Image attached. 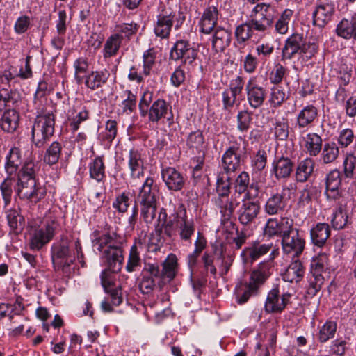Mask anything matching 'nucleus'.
<instances>
[{
	"mask_svg": "<svg viewBox=\"0 0 356 356\" xmlns=\"http://www.w3.org/2000/svg\"><path fill=\"white\" fill-rule=\"evenodd\" d=\"M157 191L158 188L154 179L151 177H147L138 195L139 203L156 202Z\"/></svg>",
	"mask_w": 356,
	"mask_h": 356,
	"instance_id": "obj_27",
	"label": "nucleus"
},
{
	"mask_svg": "<svg viewBox=\"0 0 356 356\" xmlns=\"http://www.w3.org/2000/svg\"><path fill=\"white\" fill-rule=\"evenodd\" d=\"M341 184V178L340 172L334 170L330 172L325 179V195L330 201H338L341 197V193L339 187Z\"/></svg>",
	"mask_w": 356,
	"mask_h": 356,
	"instance_id": "obj_19",
	"label": "nucleus"
},
{
	"mask_svg": "<svg viewBox=\"0 0 356 356\" xmlns=\"http://www.w3.org/2000/svg\"><path fill=\"white\" fill-rule=\"evenodd\" d=\"M268 277V270L262 265L252 271L249 281L236 286V296L239 304L245 303L251 296H257Z\"/></svg>",
	"mask_w": 356,
	"mask_h": 356,
	"instance_id": "obj_2",
	"label": "nucleus"
},
{
	"mask_svg": "<svg viewBox=\"0 0 356 356\" xmlns=\"http://www.w3.org/2000/svg\"><path fill=\"white\" fill-rule=\"evenodd\" d=\"M273 244H254L250 248H247L243 250L241 256L247 254L252 261H256L260 257L268 253L273 248Z\"/></svg>",
	"mask_w": 356,
	"mask_h": 356,
	"instance_id": "obj_41",
	"label": "nucleus"
},
{
	"mask_svg": "<svg viewBox=\"0 0 356 356\" xmlns=\"http://www.w3.org/2000/svg\"><path fill=\"white\" fill-rule=\"evenodd\" d=\"M141 259L138 246L134 243L130 248L127 263L125 267L128 273H132L136 270V268L140 266Z\"/></svg>",
	"mask_w": 356,
	"mask_h": 356,
	"instance_id": "obj_48",
	"label": "nucleus"
},
{
	"mask_svg": "<svg viewBox=\"0 0 356 356\" xmlns=\"http://www.w3.org/2000/svg\"><path fill=\"white\" fill-rule=\"evenodd\" d=\"M339 155V148L335 143H327L324 145L321 153V159L325 164L334 162Z\"/></svg>",
	"mask_w": 356,
	"mask_h": 356,
	"instance_id": "obj_49",
	"label": "nucleus"
},
{
	"mask_svg": "<svg viewBox=\"0 0 356 356\" xmlns=\"http://www.w3.org/2000/svg\"><path fill=\"white\" fill-rule=\"evenodd\" d=\"M293 225V220L288 217L281 218H269L264 227V235L268 237L283 236L291 226Z\"/></svg>",
	"mask_w": 356,
	"mask_h": 356,
	"instance_id": "obj_13",
	"label": "nucleus"
},
{
	"mask_svg": "<svg viewBox=\"0 0 356 356\" xmlns=\"http://www.w3.org/2000/svg\"><path fill=\"white\" fill-rule=\"evenodd\" d=\"M90 177L98 183L103 182L106 177V166L103 156H97L88 164Z\"/></svg>",
	"mask_w": 356,
	"mask_h": 356,
	"instance_id": "obj_32",
	"label": "nucleus"
},
{
	"mask_svg": "<svg viewBox=\"0 0 356 356\" xmlns=\"http://www.w3.org/2000/svg\"><path fill=\"white\" fill-rule=\"evenodd\" d=\"M123 37L120 33H114L109 36L104 47L103 56L104 58L113 57L118 53Z\"/></svg>",
	"mask_w": 356,
	"mask_h": 356,
	"instance_id": "obj_37",
	"label": "nucleus"
},
{
	"mask_svg": "<svg viewBox=\"0 0 356 356\" xmlns=\"http://www.w3.org/2000/svg\"><path fill=\"white\" fill-rule=\"evenodd\" d=\"M170 218L172 219L165 225V234L171 237L170 229L175 226L181 241H191L195 232V225L193 219L188 217L184 206L180 205Z\"/></svg>",
	"mask_w": 356,
	"mask_h": 356,
	"instance_id": "obj_3",
	"label": "nucleus"
},
{
	"mask_svg": "<svg viewBox=\"0 0 356 356\" xmlns=\"http://www.w3.org/2000/svg\"><path fill=\"white\" fill-rule=\"evenodd\" d=\"M17 103V99L15 97L13 92H9L6 88L0 89V111L6 107H10Z\"/></svg>",
	"mask_w": 356,
	"mask_h": 356,
	"instance_id": "obj_59",
	"label": "nucleus"
},
{
	"mask_svg": "<svg viewBox=\"0 0 356 356\" xmlns=\"http://www.w3.org/2000/svg\"><path fill=\"white\" fill-rule=\"evenodd\" d=\"M241 160L240 147L237 145L229 147L222 157V172L229 174L234 172L240 167Z\"/></svg>",
	"mask_w": 356,
	"mask_h": 356,
	"instance_id": "obj_18",
	"label": "nucleus"
},
{
	"mask_svg": "<svg viewBox=\"0 0 356 356\" xmlns=\"http://www.w3.org/2000/svg\"><path fill=\"white\" fill-rule=\"evenodd\" d=\"M317 46L314 44H307L302 34L294 33L289 37L282 49V57L291 59L296 54H307L309 51V57L317 51Z\"/></svg>",
	"mask_w": 356,
	"mask_h": 356,
	"instance_id": "obj_5",
	"label": "nucleus"
},
{
	"mask_svg": "<svg viewBox=\"0 0 356 356\" xmlns=\"http://www.w3.org/2000/svg\"><path fill=\"white\" fill-rule=\"evenodd\" d=\"M245 92L248 102L254 109L263 105L268 93L266 88L257 85L253 79H250L246 83Z\"/></svg>",
	"mask_w": 356,
	"mask_h": 356,
	"instance_id": "obj_15",
	"label": "nucleus"
},
{
	"mask_svg": "<svg viewBox=\"0 0 356 356\" xmlns=\"http://www.w3.org/2000/svg\"><path fill=\"white\" fill-rule=\"evenodd\" d=\"M291 295L288 293H283L281 296L278 289L270 290L267 296L265 302V310L267 313H280L289 302Z\"/></svg>",
	"mask_w": 356,
	"mask_h": 356,
	"instance_id": "obj_14",
	"label": "nucleus"
},
{
	"mask_svg": "<svg viewBox=\"0 0 356 356\" xmlns=\"http://www.w3.org/2000/svg\"><path fill=\"white\" fill-rule=\"evenodd\" d=\"M348 223L350 222L347 212L341 207H339L332 216L331 224L332 227L335 229H342Z\"/></svg>",
	"mask_w": 356,
	"mask_h": 356,
	"instance_id": "obj_50",
	"label": "nucleus"
},
{
	"mask_svg": "<svg viewBox=\"0 0 356 356\" xmlns=\"http://www.w3.org/2000/svg\"><path fill=\"white\" fill-rule=\"evenodd\" d=\"M204 138L200 130L191 132L186 140V145L190 149H196L201 152L204 147Z\"/></svg>",
	"mask_w": 356,
	"mask_h": 356,
	"instance_id": "obj_51",
	"label": "nucleus"
},
{
	"mask_svg": "<svg viewBox=\"0 0 356 356\" xmlns=\"http://www.w3.org/2000/svg\"><path fill=\"white\" fill-rule=\"evenodd\" d=\"M122 244H118L111 248H106L102 254V259L106 263V269L101 274L102 284L106 288L107 271L118 273L122 268L124 261Z\"/></svg>",
	"mask_w": 356,
	"mask_h": 356,
	"instance_id": "obj_7",
	"label": "nucleus"
},
{
	"mask_svg": "<svg viewBox=\"0 0 356 356\" xmlns=\"http://www.w3.org/2000/svg\"><path fill=\"white\" fill-rule=\"evenodd\" d=\"M337 33L339 36L349 39L353 38L356 40V27L354 26L353 22L346 19H342L337 26Z\"/></svg>",
	"mask_w": 356,
	"mask_h": 356,
	"instance_id": "obj_45",
	"label": "nucleus"
},
{
	"mask_svg": "<svg viewBox=\"0 0 356 356\" xmlns=\"http://www.w3.org/2000/svg\"><path fill=\"white\" fill-rule=\"evenodd\" d=\"M168 110V106L166 102L163 99H158L149 107V120L152 122H159L165 117Z\"/></svg>",
	"mask_w": 356,
	"mask_h": 356,
	"instance_id": "obj_39",
	"label": "nucleus"
},
{
	"mask_svg": "<svg viewBox=\"0 0 356 356\" xmlns=\"http://www.w3.org/2000/svg\"><path fill=\"white\" fill-rule=\"evenodd\" d=\"M335 6L331 1H318L312 12V24L320 29L324 28L333 19Z\"/></svg>",
	"mask_w": 356,
	"mask_h": 356,
	"instance_id": "obj_10",
	"label": "nucleus"
},
{
	"mask_svg": "<svg viewBox=\"0 0 356 356\" xmlns=\"http://www.w3.org/2000/svg\"><path fill=\"white\" fill-rule=\"evenodd\" d=\"M216 204L220 208L223 220H229L235 209L233 201L229 200L228 197H218L216 200Z\"/></svg>",
	"mask_w": 356,
	"mask_h": 356,
	"instance_id": "obj_47",
	"label": "nucleus"
},
{
	"mask_svg": "<svg viewBox=\"0 0 356 356\" xmlns=\"http://www.w3.org/2000/svg\"><path fill=\"white\" fill-rule=\"evenodd\" d=\"M139 26L137 23L134 22L131 23H122L115 26V31L118 32V33L124 34L125 37L129 38L137 33Z\"/></svg>",
	"mask_w": 356,
	"mask_h": 356,
	"instance_id": "obj_63",
	"label": "nucleus"
},
{
	"mask_svg": "<svg viewBox=\"0 0 356 356\" xmlns=\"http://www.w3.org/2000/svg\"><path fill=\"white\" fill-rule=\"evenodd\" d=\"M142 275L149 277L153 280H159L158 285L161 288L165 283H163V275L160 265L157 262H145L142 270Z\"/></svg>",
	"mask_w": 356,
	"mask_h": 356,
	"instance_id": "obj_40",
	"label": "nucleus"
},
{
	"mask_svg": "<svg viewBox=\"0 0 356 356\" xmlns=\"http://www.w3.org/2000/svg\"><path fill=\"white\" fill-rule=\"evenodd\" d=\"M143 74L145 76L150 75V72L153 66L155 64V54L152 49L145 51L143 56Z\"/></svg>",
	"mask_w": 356,
	"mask_h": 356,
	"instance_id": "obj_58",
	"label": "nucleus"
},
{
	"mask_svg": "<svg viewBox=\"0 0 356 356\" xmlns=\"http://www.w3.org/2000/svg\"><path fill=\"white\" fill-rule=\"evenodd\" d=\"M337 331V323L334 321H327L321 328L318 339L324 343L334 337Z\"/></svg>",
	"mask_w": 356,
	"mask_h": 356,
	"instance_id": "obj_53",
	"label": "nucleus"
},
{
	"mask_svg": "<svg viewBox=\"0 0 356 356\" xmlns=\"http://www.w3.org/2000/svg\"><path fill=\"white\" fill-rule=\"evenodd\" d=\"M231 176L229 173L220 172L216 181V192L218 197H228L230 193Z\"/></svg>",
	"mask_w": 356,
	"mask_h": 356,
	"instance_id": "obj_42",
	"label": "nucleus"
},
{
	"mask_svg": "<svg viewBox=\"0 0 356 356\" xmlns=\"http://www.w3.org/2000/svg\"><path fill=\"white\" fill-rule=\"evenodd\" d=\"M294 168L293 161L288 156L277 157L272 163L271 175L276 179H286L290 177Z\"/></svg>",
	"mask_w": 356,
	"mask_h": 356,
	"instance_id": "obj_20",
	"label": "nucleus"
},
{
	"mask_svg": "<svg viewBox=\"0 0 356 356\" xmlns=\"http://www.w3.org/2000/svg\"><path fill=\"white\" fill-rule=\"evenodd\" d=\"M293 11L285 9L275 24V31L280 34H285L288 31L289 23L293 16Z\"/></svg>",
	"mask_w": 356,
	"mask_h": 356,
	"instance_id": "obj_52",
	"label": "nucleus"
},
{
	"mask_svg": "<svg viewBox=\"0 0 356 356\" xmlns=\"http://www.w3.org/2000/svg\"><path fill=\"white\" fill-rule=\"evenodd\" d=\"M21 164V152L19 148L12 147L6 156L5 170L9 177L15 174Z\"/></svg>",
	"mask_w": 356,
	"mask_h": 356,
	"instance_id": "obj_38",
	"label": "nucleus"
},
{
	"mask_svg": "<svg viewBox=\"0 0 356 356\" xmlns=\"http://www.w3.org/2000/svg\"><path fill=\"white\" fill-rule=\"evenodd\" d=\"M141 206L140 213L146 223H151L156 213V202L140 203Z\"/></svg>",
	"mask_w": 356,
	"mask_h": 356,
	"instance_id": "obj_55",
	"label": "nucleus"
},
{
	"mask_svg": "<svg viewBox=\"0 0 356 356\" xmlns=\"http://www.w3.org/2000/svg\"><path fill=\"white\" fill-rule=\"evenodd\" d=\"M252 113L247 110L241 111L237 115V129L239 131H247L252 123Z\"/></svg>",
	"mask_w": 356,
	"mask_h": 356,
	"instance_id": "obj_54",
	"label": "nucleus"
},
{
	"mask_svg": "<svg viewBox=\"0 0 356 356\" xmlns=\"http://www.w3.org/2000/svg\"><path fill=\"white\" fill-rule=\"evenodd\" d=\"M305 270L300 260L293 261L283 275V280L289 282H298L304 276Z\"/></svg>",
	"mask_w": 356,
	"mask_h": 356,
	"instance_id": "obj_36",
	"label": "nucleus"
},
{
	"mask_svg": "<svg viewBox=\"0 0 356 356\" xmlns=\"http://www.w3.org/2000/svg\"><path fill=\"white\" fill-rule=\"evenodd\" d=\"M284 195L285 194L283 192L271 195L265 204V212L268 215H277L284 211L286 206Z\"/></svg>",
	"mask_w": 356,
	"mask_h": 356,
	"instance_id": "obj_28",
	"label": "nucleus"
},
{
	"mask_svg": "<svg viewBox=\"0 0 356 356\" xmlns=\"http://www.w3.org/2000/svg\"><path fill=\"white\" fill-rule=\"evenodd\" d=\"M31 129V140L35 147H42L54 135L55 115L51 111L42 109L37 112Z\"/></svg>",
	"mask_w": 356,
	"mask_h": 356,
	"instance_id": "obj_1",
	"label": "nucleus"
},
{
	"mask_svg": "<svg viewBox=\"0 0 356 356\" xmlns=\"http://www.w3.org/2000/svg\"><path fill=\"white\" fill-rule=\"evenodd\" d=\"M315 162L311 158H306L299 162L296 170V179L298 182L307 181L314 172Z\"/></svg>",
	"mask_w": 356,
	"mask_h": 356,
	"instance_id": "obj_35",
	"label": "nucleus"
},
{
	"mask_svg": "<svg viewBox=\"0 0 356 356\" xmlns=\"http://www.w3.org/2000/svg\"><path fill=\"white\" fill-rule=\"evenodd\" d=\"M51 260L55 268L62 269L70 267L75 261L69 249V242L63 239L60 242L54 243L51 247Z\"/></svg>",
	"mask_w": 356,
	"mask_h": 356,
	"instance_id": "obj_8",
	"label": "nucleus"
},
{
	"mask_svg": "<svg viewBox=\"0 0 356 356\" xmlns=\"http://www.w3.org/2000/svg\"><path fill=\"white\" fill-rule=\"evenodd\" d=\"M330 236V228L327 223L318 222L310 230L312 243L317 247H323Z\"/></svg>",
	"mask_w": 356,
	"mask_h": 356,
	"instance_id": "obj_25",
	"label": "nucleus"
},
{
	"mask_svg": "<svg viewBox=\"0 0 356 356\" xmlns=\"http://www.w3.org/2000/svg\"><path fill=\"white\" fill-rule=\"evenodd\" d=\"M328 257L326 254L316 257L311 262V273H323L327 266Z\"/></svg>",
	"mask_w": 356,
	"mask_h": 356,
	"instance_id": "obj_62",
	"label": "nucleus"
},
{
	"mask_svg": "<svg viewBox=\"0 0 356 356\" xmlns=\"http://www.w3.org/2000/svg\"><path fill=\"white\" fill-rule=\"evenodd\" d=\"M232 41V31L218 26L212 37V49L217 53L222 52L229 46Z\"/></svg>",
	"mask_w": 356,
	"mask_h": 356,
	"instance_id": "obj_24",
	"label": "nucleus"
},
{
	"mask_svg": "<svg viewBox=\"0 0 356 356\" xmlns=\"http://www.w3.org/2000/svg\"><path fill=\"white\" fill-rule=\"evenodd\" d=\"M175 17V13L168 12L167 10H162V12L157 15L154 26V32L156 37L161 39L169 38Z\"/></svg>",
	"mask_w": 356,
	"mask_h": 356,
	"instance_id": "obj_16",
	"label": "nucleus"
},
{
	"mask_svg": "<svg viewBox=\"0 0 356 356\" xmlns=\"http://www.w3.org/2000/svg\"><path fill=\"white\" fill-rule=\"evenodd\" d=\"M303 142L306 153L311 156H317L322 149V138L316 133L307 134L303 137Z\"/></svg>",
	"mask_w": 356,
	"mask_h": 356,
	"instance_id": "obj_34",
	"label": "nucleus"
},
{
	"mask_svg": "<svg viewBox=\"0 0 356 356\" xmlns=\"http://www.w3.org/2000/svg\"><path fill=\"white\" fill-rule=\"evenodd\" d=\"M282 248L285 254L291 255L293 259L298 258L303 252L305 247V240L300 235L298 229L293 225L282 237Z\"/></svg>",
	"mask_w": 356,
	"mask_h": 356,
	"instance_id": "obj_6",
	"label": "nucleus"
},
{
	"mask_svg": "<svg viewBox=\"0 0 356 356\" xmlns=\"http://www.w3.org/2000/svg\"><path fill=\"white\" fill-rule=\"evenodd\" d=\"M197 56V51L192 47L188 41L177 40L171 49L170 58L175 60H182L186 65H193Z\"/></svg>",
	"mask_w": 356,
	"mask_h": 356,
	"instance_id": "obj_12",
	"label": "nucleus"
},
{
	"mask_svg": "<svg viewBox=\"0 0 356 356\" xmlns=\"http://www.w3.org/2000/svg\"><path fill=\"white\" fill-rule=\"evenodd\" d=\"M161 177L168 189L180 191L185 186L186 180L182 173L172 167H166L161 170Z\"/></svg>",
	"mask_w": 356,
	"mask_h": 356,
	"instance_id": "obj_17",
	"label": "nucleus"
},
{
	"mask_svg": "<svg viewBox=\"0 0 356 356\" xmlns=\"http://www.w3.org/2000/svg\"><path fill=\"white\" fill-rule=\"evenodd\" d=\"M92 245L101 252L106 248H111L118 244L123 243V239L116 233H106L102 235L99 231H95L92 234Z\"/></svg>",
	"mask_w": 356,
	"mask_h": 356,
	"instance_id": "obj_22",
	"label": "nucleus"
},
{
	"mask_svg": "<svg viewBox=\"0 0 356 356\" xmlns=\"http://www.w3.org/2000/svg\"><path fill=\"white\" fill-rule=\"evenodd\" d=\"M260 212V205L258 202L243 200L237 211L238 221L243 225L253 223Z\"/></svg>",
	"mask_w": 356,
	"mask_h": 356,
	"instance_id": "obj_21",
	"label": "nucleus"
},
{
	"mask_svg": "<svg viewBox=\"0 0 356 356\" xmlns=\"http://www.w3.org/2000/svg\"><path fill=\"white\" fill-rule=\"evenodd\" d=\"M8 223L10 229L16 233L21 232L24 227V218L17 209H10L6 213Z\"/></svg>",
	"mask_w": 356,
	"mask_h": 356,
	"instance_id": "obj_46",
	"label": "nucleus"
},
{
	"mask_svg": "<svg viewBox=\"0 0 356 356\" xmlns=\"http://www.w3.org/2000/svg\"><path fill=\"white\" fill-rule=\"evenodd\" d=\"M110 76L111 74L106 69L92 71L86 76L85 85L88 88L95 90L105 85Z\"/></svg>",
	"mask_w": 356,
	"mask_h": 356,
	"instance_id": "obj_26",
	"label": "nucleus"
},
{
	"mask_svg": "<svg viewBox=\"0 0 356 356\" xmlns=\"http://www.w3.org/2000/svg\"><path fill=\"white\" fill-rule=\"evenodd\" d=\"M19 114L14 108L5 111L1 118V128L7 133L15 132L19 127Z\"/></svg>",
	"mask_w": 356,
	"mask_h": 356,
	"instance_id": "obj_31",
	"label": "nucleus"
},
{
	"mask_svg": "<svg viewBox=\"0 0 356 356\" xmlns=\"http://www.w3.org/2000/svg\"><path fill=\"white\" fill-rule=\"evenodd\" d=\"M161 265L163 283H169L174 280L178 273V262L176 255L170 254Z\"/></svg>",
	"mask_w": 356,
	"mask_h": 356,
	"instance_id": "obj_29",
	"label": "nucleus"
},
{
	"mask_svg": "<svg viewBox=\"0 0 356 356\" xmlns=\"http://www.w3.org/2000/svg\"><path fill=\"white\" fill-rule=\"evenodd\" d=\"M253 31L254 29L249 21L238 25L234 32L238 44H242L248 41L252 37Z\"/></svg>",
	"mask_w": 356,
	"mask_h": 356,
	"instance_id": "obj_44",
	"label": "nucleus"
},
{
	"mask_svg": "<svg viewBox=\"0 0 356 356\" xmlns=\"http://www.w3.org/2000/svg\"><path fill=\"white\" fill-rule=\"evenodd\" d=\"M318 109L313 105L305 106L296 118L297 126L299 129H305L310 126L316 119Z\"/></svg>",
	"mask_w": 356,
	"mask_h": 356,
	"instance_id": "obj_33",
	"label": "nucleus"
},
{
	"mask_svg": "<svg viewBox=\"0 0 356 356\" xmlns=\"http://www.w3.org/2000/svg\"><path fill=\"white\" fill-rule=\"evenodd\" d=\"M250 185V177L248 172L243 171L236 177L234 182L235 191L238 194L245 193Z\"/></svg>",
	"mask_w": 356,
	"mask_h": 356,
	"instance_id": "obj_61",
	"label": "nucleus"
},
{
	"mask_svg": "<svg viewBox=\"0 0 356 356\" xmlns=\"http://www.w3.org/2000/svg\"><path fill=\"white\" fill-rule=\"evenodd\" d=\"M318 190L313 186H306V187L301 191L299 197V204L301 206L309 205L313 200L316 198Z\"/></svg>",
	"mask_w": 356,
	"mask_h": 356,
	"instance_id": "obj_56",
	"label": "nucleus"
},
{
	"mask_svg": "<svg viewBox=\"0 0 356 356\" xmlns=\"http://www.w3.org/2000/svg\"><path fill=\"white\" fill-rule=\"evenodd\" d=\"M58 226L55 220H51L44 227L35 229L30 238L31 249L39 250L48 243L53 238Z\"/></svg>",
	"mask_w": 356,
	"mask_h": 356,
	"instance_id": "obj_11",
	"label": "nucleus"
},
{
	"mask_svg": "<svg viewBox=\"0 0 356 356\" xmlns=\"http://www.w3.org/2000/svg\"><path fill=\"white\" fill-rule=\"evenodd\" d=\"M130 204V198L128 193L123 192L116 196L112 206L120 213H124Z\"/></svg>",
	"mask_w": 356,
	"mask_h": 356,
	"instance_id": "obj_60",
	"label": "nucleus"
},
{
	"mask_svg": "<svg viewBox=\"0 0 356 356\" xmlns=\"http://www.w3.org/2000/svg\"><path fill=\"white\" fill-rule=\"evenodd\" d=\"M17 193L20 199L38 202L44 197V192L37 186L35 179L18 178Z\"/></svg>",
	"mask_w": 356,
	"mask_h": 356,
	"instance_id": "obj_9",
	"label": "nucleus"
},
{
	"mask_svg": "<svg viewBox=\"0 0 356 356\" xmlns=\"http://www.w3.org/2000/svg\"><path fill=\"white\" fill-rule=\"evenodd\" d=\"M144 161L140 152L134 148L129 152L128 166L131 176L133 178H139L143 174Z\"/></svg>",
	"mask_w": 356,
	"mask_h": 356,
	"instance_id": "obj_30",
	"label": "nucleus"
},
{
	"mask_svg": "<svg viewBox=\"0 0 356 356\" xmlns=\"http://www.w3.org/2000/svg\"><path fill=\"white\" fill-rule=\"evenodd\" d=\"M273 130L275 137L280 140H286L289 136V124L284 119L282 120H276L273 123Z\"/></svg>",
	"mask_w": 356,
	"mask_h": 356,
	"instance_id": "obj_57",
	"label": "nucleus"
},
{
	"mask_svg": "<svg viewBox=\"0 0 356 356\" xmlns=\"http://www.w3.org/2000/svg\"><path fill=\"white\" fill-rule=\"evenodd\" d=\"M62 145L58 141L53 142L46 149L43 161L45 163L52 165L56 164L60 156Z\"/></svg>",
	"mask_w": 356,
	"mask_h": 356,
	"instance_id": "obj_43",
	"label": "nucleus"
},
{
	"mask_svg": "<svg viewBox=\"0 0 356 356\" xmlns=\"http://www.w3.org/2000/svg\"><path fill=\"white\" fill-rule=\"evenodd\" d=\"M277 16L275 6L270 3H257L252 10L249 22L254 31L264 32L272 27Z\"/></svg>",
	"mask_w": 356,
	"mask_h": 356,
	"instance_id": "obj_4",
	"label": "nucleus"
},
{
	"mask_svg": "<svg viewBox=\"0 0 356 356\" xmlns=\"http://www.w3.org/2000/svg\"><path fill=\"white\" fill-rule=\"evenodd\" d=\"M218 17V10L216 6L207 7L204 10L199 22L200 31L205 34H210L217 24Z\"/></svg>",
	"mask_w": 356,
	"mask_h": 356,
	"instance_id": "obj_23",
	"label": "nucleus"
},
{
	"mask_svg": "<svg viewBox=\"0 0 356 356\" xmlns=\"http://www.w3.org/2000/svg\"><path fill=\"white\" fill-rule=\"evenodd\" d=\"M37 167L31 160L25 161L22 169L19 172L18 178L26 177L28 179H35Z\"/></svg>",
	"mask_w": 356,
	"mask_h": 356,
	"instance_id": "obj_64",
	"label": "nucleus"
}]
</instances>
